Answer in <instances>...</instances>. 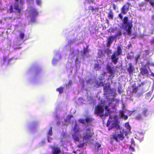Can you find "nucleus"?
<instances>
[{
	"label": "nucleus",
	"mask_w": 154,
	"mask_h": 154,
	"mask_svg": "<svg viewBox=\"0 0 154 154\" xmlns=\"http://www.w3.org/2000/svg\"><path fill=\"white\" fill-rule=\"evenodd\" d=\"M122 35V31L121 30H119L117 33L116 35V36H121Z\"/></svg>",
	"instance_id": "72a5a7b5"
},
{
	"label": "nucleus",
	"mask_w": 154,
	"mask_h": 154,
	"mask_svg": "<svg viewBox=\"0 0 154 154\" xmlns=\"http://www.w3.org/2000/svg\"><path fill=\"white\" fill-rule=\"evenodd\" d=\"M90 8H91L90 10H91L93 14H95L96 12H98L99 9L98 8H94L92 6H90Z\"/></svg>",
	"instance_id": "2eb2a0df"
},
{
	"label": "nucleus",
	"mask_w": 154,
	"mask_h": 154,
	"mask_svg": "<svg viewBox=\"0 0 154 154\" xmlns=\"http://www.w3.org/2000/svg\"><path fill=\"white\" fill-rule=\"evenodd\" d=\"M134 57V55L133 54L132 55L130 54V53H128L127 55V59L128 60H131Z\"/></svg>",
	"instance_id": "5701e85b"
},
{
	"label": "nucleus",
	"mask_w": 154,
	"mask_h": 154,
	"mask_svg": "<svg viewBox=\"0 0 154 154\" xmlns=\"http://www.w3.org/2000/svg\"><path fill=\"white\" fill-rule=\"evenodd\" d=\"M78 61L79 62V63H80V62L79 61V58H78V57H76V59H75V64H76L77 63Z\"/></svg>",
	"instance_id": "864d4df0"
},
{
	"label": "nucleus",
	"mask_w": 154,
	"mask_h": 154,
	"mask_svg": "<svg viewBox=\"0 0 154 154\" xmlns=\"http://www.w3.org/2000/svg\"><path fill=\"white\" fill-rule=\"evenodd\" d=\"M105 116H108V114H106H106H105Z\"/></svg>",
	"instance_id": "774afa93"
},
{
	"label": "nucleus",
	"mask_w": 154,
	"mask_h": 154,
	"mask_svg": "<svg viewBox=\"0 0 154 154\" xmlns=\"http://www.w3.org/2000/svg\"><path fill=\"white\" fill-rule=\"evenodd\" d=\"M122 51L121 47L120 46H119L117 47V50L115 51L114 53H115V54H116L119 56L122 54Z\"/></svg>",
	"instance_id": "4468645a"
},
{
	"label": "nucleus",
	"mask_w": 154,
	"mask_h": 154,
	"mask_svg": "<svg viewBox=\"0 0 154 154\" xmlns=\"http://www.w3.org/2000/svg\"><path fill=\"white\" fill-rule=\"evenodd\" d=\"M140 73L142 75H148V71L146 66H144L143 67L140 68Z\"/></svg>",
	"instance_id": "1a4fd4ad"
},
{
	"label": "nucleus",
	"mask_w": 154,
	"mask_h": 154,
	"mask_svg": "<svg viewBox=\"0 0 154 154\" xmlns=\"http://www.w3.org/2000/svg\"><path fill=\"white\" fill-rule=\"evenodd\" d=\"M85 144V143H80L78 145V147L79 148H83Z\"/></svg>",
	"instance_id": "f704fd0d"
},
{
	"label": "nucleus",
	"mask_w": 154,
	"mask_h": 154,
	"mask_svg": "<svg viewBox=\"0 0 154 154\" xmlns=\"http://www.w3.org/2000/svg\"><path fill=\"white\" fill-rule=\"evenodd\" d=\"M140 57V54H139L137 55V56L135 57V61L136 63H137Z\"/></svg>",
	"instance_id": "c756f323"
},
{
	"label": "nucleus",
	"mask_w": 154,
	"mask_h": 154,
	"mask_svg": "<svg viewBox=\"0 0 154 154\" xmlns=\"http://www.w3.org/2000/svg\"><path fill=\"white\" fill-rule=\"evenodd\" d=\"M114 128V124L113 123L112 125H111V126L109 127L108 128V130L109 131L112 129L113 128Z\"/></svg>",
	"instance_id": "de8ad7c7"
},
{
	"label": "nucleus",
	"mask_w": 154,
	"mask_h": 154,
	"mask_svg": "<svg viewBox=\"0 0 154 154\" xmlns=\"http://www.w3.org/2000/svg\"><path fill=\"white\" fill-rule=\"evenodd\" d=\"M114 38V37L112 35H111L107 38V42L106 43V46L110 47L113 42V40Z\"/></svg>",
	"instance_id": "9b49d317"
},
{
	"label": "nucleus",
	"mask_w": 154,
	"mask_h": 154,
	"mask_svg": "<svg viewBox=\"0 0 154 154\" xmlns=\"http://www.w3.org/2000/svg\"><path fill=\"white\" fill-rule=\"evenodd\" d=\"M110 64L111 65H110L109 63H108L107 64L106 69L107 71V73L110 74L109 77L113 78L114 77V74L116 72V71L114 70V67L112 66V63H111Z\"/></svg>",
	"instance_id": "20e7f679"
},
{
	"label": "nucleus",
	"mask_w": 154,
	"mask_h": 154,
	"mask_svg": "<svg viewBox=\"0 0 154 154\" xmlns=\"http://www.w3.org/2000/svg\"><path fill=\"white\" fill-rule=\"evenodd\" d=\"M14 8L17 11V13H20L21 12V9L19 8V6L18 3L15 2L14 5Z\"/></svg>",
	"instance_id": "f3484780"
},
{
	"label": "nucleus",
	"mask_w": 154,
	"mask_h": 154,
	"mask_svg": "<svg viewBox=\"0 0 154 154\" xmlns=\"http://www.w3.org/2000/svg\"><path fill=\"white\" fill-rule=\"evenodd\" d=\"M8 59L7 57L5 56H4L3 57V63L4 64L5 63L6 61Z\"/></svg>",
	"instance_id": "79ce46f5"
},
{
	"label": "nucleus",
	"mask_w": 154,
	"mask_h": 154,
	"mask_svg": "<svg viewBox=\"0 0 154 154\" xmlns=\"http://www.w3.org/2000/svg\"><path fill=\"white\" fill-rule=\"evenodd\" d=\"M24 3L23 0H20V5H22Z\"/></svg>",
	"instance_id": "603ef678"
},
{
	"label": "nucleus",
	"mask_w": 154,
	"mask_h": 154,
	"mask_svg": "<svg viewBox=\"0 0 154 154\" xmlns=\"http://www.w3.org/2000/svg\"><path fill=\"white\" fill-rule=\"evenodd\" d=\"M73 138H74V140L76 141H79V137L77 136L74 134L73 136Z\"/></svg>",
	"instance_id": "bb28decb"
},
{
	"label": "nucleus",
	"mask_w": 154,
	"mask_h": 154,
	"mask_svg": "<svg viewBox=\"0 0 154 154\" xmlns=\"http://www.w3.org/2000/svg\"><path fill=\"white\" fill-rule=\"evenodd\" d=\"M118 16L122 20L123 16L121 13L119 14L118 15Z\"/></svg>",
	"instance_id": "3c124183"
},
{
	"label": "nucleus",
	"mask_w": 154,
	"mask_h": 154,
	"mask_svg": "<svg viewBox=\"0 0 154 154\" xmlns=\"http://www.w3.org/2000/svg\"><path fill=\"white\" fill-rule=\"evenodd\" d=\"M115 122H116L117 123L118 122V120H116ZM114 127H115L116 130H118L120 128V126L117 123H114Z\"/></svg>",
	"instance_id": "412c9836"
},
{
	"label": "nucleus",
	"mask_w": 154,
	"mask_h": 154,
	"mask_svg": "<svg viewBox=\"0 0 154 154\" xmlns=\"http://www.w3.org/2000/svg\"><path fill=\"white\" fill-rule=\"evenodd\" d=\"M131 145L129 147V149L130 150H132V151H134V148Z\"/></svg>",
	"instance_id": "8fccbe9b"
},
{
	"label": "nucleus",
	"mask_w": 154,
	"mask_h": 154,
	"mask_svg": "<svg viewBox=\"0 0 154 154\" xmlns=\"http://www.w3.org/2000/svg\"><path fill=\"white\" fill-rule=\"evenodd\" d=\"M36 16H32L31 20L32 22H35V17Z\"/></svg>",
	"instance_id": "37998d69"
},
{
	"label": "nucleus",
	"mask_w": 154,
	"mask_h": 154,
	"mask_svg": "<svg viewBox=\"0 0 154 154\" xmlns=\"http://www.w3.org/2000/svg\"><path fill=\"white\" fill-rule=\"evenodd\" d=\"M101 145L98 143H97L95 146V150L96 151H98L99 148L101 147Z\"/></svg>",
	"instance_id": "aec40b11"
},
{
	"label": "nucleus",
	"mask_w": 154,
	"mask_h": 154,
	"mask_svg": "<svg viewBox=\"0 0 154 154\" xmlns=\"http://www.w3.org/2000/svg\"><path fill=\"white\" fill-rule=\"evenodd\" d=\"M72 84V80H69L68 84H66V87L69 86H71Z\"/></svg>",
	"instance_id": "c03bdc74"
},
{
	"label": "nucleus",
	"mask_w": 154,
	"mask_h": 154,
	"mask_svg": "<svg viewBox=\"0 0 154 154\" xmlns=\"http://www.w3.org/2000/svg\"><path fill=\"white\" fill-rule=\"evenodd\" d=\"M131 46V44H130L128 45V48H129Z\"/></svg>",
	"instance_id": "680f3d73"
},
{
	"label": "nucleus",
	"mask_w": 154,
	"mask_h": 154,
	"mask_svg": "<svg viewBox=\"0 0 154 154\" xmlns=\"http://www.w3.org/2000/svg\"><path fill=\"white\" fill-rule=\"evenodd\" d=\"M32 16H37L38 14V12L36 11L35 9L32 8L31 10Z\"/></svg>",
	"instance_id": "dca6fc26"
},
{
	"label": "nucleus",
	"mask_w": 154,
	"mask_h": 154,
	"mask_svg": "<svg viewBox=\"0 0 154 154\" xmlns=\"http://www.w3.org/2000/svg\"><path fill=\"white\" fill-rule=\"evenodd\" d=\"M152 20L154 21V14L152 16Z\"/></svg>",
	"instance_id": "052dcab7"
},
{
	"label": "nucleus",
	"mask_w": 154,
	"mask_h": 154,
	"mask_svg": "<svg viewBox=\"0 0 154 154\" xmlns=\"http://www.w3.org/2000/svg\"><path fill=\"white\" fill-rule=\"evenodd\" d=\"M123 118L125 120H126L128 119V116L127 115H124V116H123Z\"/></svg>",
	"instance_id": "5fc2aeb1"
},
{
	"label": "nucleus",
	"mask_w": 154,
	"mask_h": 154,
	"mask_svg": "<svg viewBox=\"0 0 154 154\" xmlns=\"http://www.w3.org/2000/svg\"><path fill=\"white\" fill-rule=\"evenodd\" d=\"M131 145L135 146V141L133 139H131Z\"/></svg>",
	"instance_id": "49530a36"
},
{
	"label": "nucleus",
	"mask_w": 154,
	"mask_h": 154,
	"mask_svg": "<svg viewBox=\"0 0 154 154\" xmlns=\"http://www.w3.org/2000/svg\"><path fill=\"white\" fill-rule=\"evenodd\" d=\"M105 109L106 111L108 112L109 113L110 112V109L109 108L108 106H105Z\"/></svg>",
	"instance_id": "e433bc0d"
},
{
	"label": "nucleus",
	"mask_w": 154,
	"mask_h": 154,
	"mask_svg": "<svg viewBox=\"0 0 154 154\" xmlns=\"http://www.w3.org/2000/svg\"><path fill=\"white\" fill-rule=\"evenodd\" d=\"M104 109L103 107L100 105H98L95 106L94 114L102 118L103 116Z\"/></svg>",
	"instance_id": "7ed1b4c3"
},
{
	"label": "nucleus",
	"mask_w": 154,
	"mask_h": 154,
	"mask_svg": "<svg viewBox=\"0 0 154 154\" xmlns=\"http://www.w3.org/2000/svg\"><path fill=\"white\" fill-rule=\"evenodd\" d=\"M56 90L59 92V94H62L63 92V87H60L57 88Z\"/></svg>",
	"instance_id": "b1692460"
},
{
	"label": "nucleus",
	"mask_w": 154,
	"mask_h": 154,
	"mask_svg": "<svg viewBox=\"0 0 154 154\" xmlns=\"http://www.w3.org/2000/svg\"><path fill=\"white\" fill-rule=\"evenodd\" d=\"M106 126H107V127H108V126H109V124H108V123H107V124Z\"/></svg>",
	"instance_id": "69168bd1"
},
{
	"label": "nucleus",
	"mask_w": 154,
	"mask_h": 154,
	"mask_svg": "<svg viewBox=\"0 0 154 154\" xmlns=\"http://www.w3.org/2000/svg\"><path fill=\"white\" fill-rule=\"evenodd\" d=\"M128 66L127 69V71L129 75H132L133 73L134 72L135 67L133 66L132 63H130L128 64Z\"/></svg>",
	"instance_id": "0eeeda50"
},
{
	"label": "nucleus",
	"mask_w": 154,
	"mask_h": 154,
	"mask_svg": "<svg viewBox=\"0 0 154 154\" xmlns=\"http://www.w3.org/2000/svg\"><path fill=\"white\" fill-rule=\"evenodd\" d=\"M153 62H151L149 61H148L146 62V65H147V67L148 69L150 70L149 66H153Z\"/></svg>",
	"instance_id": "6ab92c4d"
},
{
	"label": "nucleus",
	"mask_w": 154,
	"mask_h": 154,
	"mask_svg": "<svg viewBox=\"0 0 154 154\" xmlns=\"http://www.w3.org/2000/svg\"><path fill=\"white\" fill-rule=\"evenodd\" d=\"M52 127H50L49 130L48 132V134L50 136H51L52 135Z\"/></svg>",
	"instance_id": "cd10ccee"
},
{
	"label": "nucleus",
	"mask_w": 154,
	"mask_h": 154,
	"mask_svg": "<svg viewBox=\"0 0 154 154\" xmlns=\"http://www.w3.org/2000/svg\"><path fill=\"white\" fill-rule=\"evenodd\" d=\"M113 13L112 10H111L109 12L108 15L107 16L109 18V19L110 20H113Z\"/></svg>",
	"instance_id": "a211bd4d"
},
{
	"label": "nucleus",
	"mask_w": 154,
	"mask_h": 154,
	"mask_svg": "<svg viewBox=\"0 0 154 154\" xmlns=\"http://www.w3.org/2000/svg\"><path fill=\"white\" fill-rule=\"evenodd\" d=\"M149 3L153 7H154V2L153 0H149Z\"/></svg>",
	"instance_id": "09e8293b"
},
{
	"label": "nucleus",
	"mask_w": 154,
	"mask_h": 154,
	"mask_svg": "<svg viewBox=\"0 0 154 154\" xmlns=\"http://www.w3.org/2000/svg\"><path fill=\"white\" fill-rule=\"evenodd\" d=\"M73 117V116L72 115H68L67 119H66L65 121L66 122L67 121H69L70 119L72 118Z\"/></svg>",
	"instance_id": "c85d7f7f"
},
{
	"label": "nucleus",
	"mask_w": 154,
	"mask_h": 154,
	"mask_svg": "<svg viewBox=\"0 0 154 154\" xmlns=\"http://www.w3.org/2000/svg\"><path fill=\"white\" fill-rule=\"evenodd\" d=\"M150 72L151 73V74L150 75L154 77V73L152 72L150 70Z\"/></svg>",
	"instance_id": "13d9d810"
},
{
	"label": "nucleus",
	"mask_w": 154,
	"mask_h": 154,
	"mask_svg": "<svg viewBox=\"0 0 154 154\" xmlns=\"http://www.w3.org/2000/svg\"><path fill=\"white\" fill-rule=\"evenodd\" d=\"M138 91L137 87L133 88L132 89L133 93H136Z\"/></svg>",
	"instance_id": "c9c22d12"
},
{
	"label": "nucleus",
	"mask_w": 154,
	"mask_h": 154,
	"mask_svg": "<svg viewBox=\"0 0 154 154\" xmlns=\"http://www.w3.org/2000/svg\"><path fill=\"white\" fill-rule=\"evenodd\" d=\"M125 127L128 130H130V127L128 123H126L125 124Z\"/></svg>",
	"instance_id": "a19ab883"
},
{
	"label": "nucleus",
	"mask_w": 154,
	"mask_h": 154,
	"mask_svg": "<svg viewBox=\"0 0 154 154\" xmlns=\"http://www.w3.org/2000/svg\"><path fill=\"white\" fill-rule=\"evenodd\" d=\"M125 138L123 132L120 131V133L118 134H116L110 135V138L115 140L116 141L118 142L119 140H123Z\"/></svg>",
	"instance_id": "39448f33"
},
{
	"label": "nucleus",
	"mask_w": 154,
	"mask_h": 154,
	"mask_svg": "<svg viewBox=\"0 0 154 154\" xmlns=\"http://www.w3.org/2000/svg\"><path fill=\"white\" fill-rule=\"evenodd\" d=\"M58 61V60L56 59L53 58L52 61V64L53 65H55L57 62Z\"/></svg>",
	"instance_id": "7c9ffc66"
},
{
	"label": "nucleus",
	"mask_w": 154,
	"mask_h": 154,
	"mask_svg": "<svg viewBox=\"0 0 154 154\" xmlns=\"http://www.w3.org/2000/svg\"><path fill=\"white\" fill-rule=\"evenodd\" d=\"M83 54L85 55H86L88 53V51L87 48H83Z\"/></svg>",
	"instance_id": "a878e982"
},
{
	"label": "nucleus",
	"mask_w": 154,
	"mask_h": 154,
	"mask_svg": "<svg viewBox=\"0 0 154 154\" xmlns=\"http://www.w3.org/2000/svg\"><path fill=\"white\" fill-rule=\"evenodd\" d=\"M92 120V118L89 117H87L85 119H80L79 121L82 124H85V122L87 124V125H88L90 124Z\"/></svg>",
	"instance_id": "423d86ee"
},
{
	"label": "nucleus",
	"mask_w": 154,
	"mask_h": 154,
	"mask_svg": "<svg viewBox=\"0 0 154 154\" xmlns=\"http://www.w3.org/2000/svg\"><path fill=\"white\" fill-rule=\"evenodd\" d=\"M143 5H144V4H143V3H142V5H140V6H143Z\"/></svg>",
	"instance_id": "338daca9"
},
{
	"label": "nucleus",
	"mask_w": 154,
	"mask_h": 154,
	"mask_svg": "<svg viewBox=\"0 0 154 154\" xmlns=\"http://www.w3.org/2000/svg\"><path fill=\"white\" fill-rule=\"evenodd\" d=\"M125 114L123 111L119 113V117L120 118H122L124 116Z\"/></svg>",
	"instance_id": "4c0bfd02"
},
{
	"label": "nucleus",
	"mask_w": 154,
	"mask_h": 154,
	"mask_svg": "<svg viewBox=\"0 0 154 154\" xmlns=\"http://www.w3.org/2000/svg\"><path fill=\"white\" fill-rule=\"evenodd\" d=\"M105 51L108 54H111L112 53V50L109 49H106Z\"/></svg>",
	"instance_id": "58836bf2"
},
{
	"label": "nucleus",
	"mask_w": 154,
	"mask_h": 154,
	"mask_svg": "<svg viewBox=\"0 0 154 154\" xmlns=\"http://www.w3.org/2000/svg\"><path fill=\"white\" fill-rule=\"evenodd\" d=\"M94 134L92 129L89 128L84 129L83 131L82 138L84 140H88L91 138Z\"/></svg>",
	"instance_id": "f257e3e1"
},
{
	"label": "nucleus",
	"mask_w": 154,
	"mask_h": 154,
	"mask_svg": "<svg viewBox=\"0 0 154 154\" xmlns=\"http://www.w3.org/2000/svg\"><path fill=\"white\" fill-rule=\"evenodd\" d=\"M94 68L97 70H98L100 69L101 67L99 64L97 63L95 64Z\"/></svg>",
	"instance_id": "393cba45"
},
{
	"label": "nucleus",
	"mask_w": 154,
	"mask_h": 154,
	"mask_svg": "<svg viewBox=\"0 0 154 154\" xmlns=\"http://www.w3.org/2000/svg\"><path fill=\"white\" fill-rule=\"evenodd\" d=\"M151 42L152 44L154 43V37H153L151 41Z\"/></svg>",
	"instance_id": "4d7b16f0"
},
{
	"label": "nucleus",
	"mask_w": 154,
	"mask_h": 154,
	"mask_svg": "<svg viewBox=\"0 0 154 154\" xmlns=\"http://www.w3.org/2000/svg\"><path fill=\"white\" fill-rule=\"evenodd\" d=\"M9 11L10 13H11L13 12V8L12 5H11L10 6Z\"/></svg>",
	"instance_id": "a18cd8bd"
},
{
	"label": "nucleus",
	"mask_w": 154,
	"mask_h": 154,
	"mask_svg": "<svg viewBox=\"0 0 154 154\" xmlns=\"http://www.w3.org/2000/svg\"><path fill=\"white\" fill-rule=\"evenodd\" d=\"M128 18L127 17L125 16L123 18V23L125 24V29L127 32V34L129 35H131V30L132 27V22L128 23Z\"/></svg>",
	"instance_id": "f03ea898"
},
{
	"label": "nucleus",
	"mask_w": 154,
	"mask_h": 154,
	"mask_svg": "<svg viewBox=\"0 0 154 154\" xmlns=\"http://www.w3.org/2000/svg\"><path fill=\"white\" fill-rule=\"evenodd\" d=\"M115 53H113L111 57V59L112 61L115 65L118 62V60L119 59V56Z\"/></svg>",
	"instance_id": "6e6552de"
},
{
	"label": "nucleus",
	"mask_w": 154,
	"mask_h": 154,
	"mask_svg": "<svg viewBox=\"0 0 154 154\" xmlns=\"http://www.w3.org/2000/svg\"><path fill=\"white\" fill-rule=\"evenodd\" d=\"M77 127V125H75L74 126L73 128V131L75 134L78 133L79 131V128H78Z\"/></svg>",
	"instance_id": "4be33fe9"
},
{
	"label": "nucleus",
	"mask_w": 154,
	"mask_h": 154,
	"mask_svg": "<svg viewBox=\"0 0 154 154\" xmlns=\"http://www.w3.org/2000/svg\"><path fill=\"white\" fill-rule=\"evenodd\" d=\"M128 10L129 6L126 5H124L122 9V13L123 14H125L127 12Z\"/></svg>",
	"instance_id": "f8f14e48"
},
{
	"label": "nucleus",
	"mask_w": 154,
	"mask_h": 154,
	"mask_svg": "<svg viewBox=\"0 0 154 154\" xmlns=\"http://www.w3.org/2000/svg\"><path fill=\"white\" fill-rule=\"evenodd\" d=\"M102 86L103 87V90L105 92H108V91L110 90V85L109 84L107 83H103Z\"/></svg>",
	"instance_id": "9d476101"
},
{
	"label": "nucleus",
	"mask_w": 154,
	"mask_h": 154,
	"mask_svg": "<svg viewBox=\"0 0 154 154\" xmlns=\"http://www.w3.org/2000/svg\"><path fill=\"white\" fill-rule=\"evenodd\" d=\"M145 51L146 52V53L148 55V54H149V51L148 50H146Z\"/></svg>",
	"instance_id": "bf43d9fd"
},
{
	"label": "nucleus",
	"mask_w": 154,
	"mask_h": 154,
	"mask_svg": "<svg viewBox=\"0 0 154 154\" xmlns=\"http://www.w3.org/2000/svg\"><path fill=\"white\" fill-rule=\"evenodd\" d=\"M16 2V3H18V2L19 0H15Z\"/></svg>",
	"instance_id": "0e129e2a"
},
{
	"label": "nucleus",
	"mask_w": 154,
	"mask_h": 154,
	"mask_svg": "<svg viewBox=\"0 0 154 154\" xmlns=\"http://www.w3.org/2000/svg\"><path fill=\"white\" fill-rule=\"evenodd\" d=\"M113 6V7L114 10H116V5L114 4H112Z\"/></svg>",
	"instance_id": "6e6d98bb"
},
{
	"label": "nucleus",
	"mask_w": 154,
	"mask_h": 154,
	"mask_svg": "<svg viewBox=\"0 0 154 154\" xmlns=\"http://www.w3.org/2000/svg\"><path fill=\"white\" fill-rule=\"evenodd\" d=\"M142 117L140 114H139L137 116L135 117V119L137 120H140L142 119Z\"/></svg>",
	"instance_id": "2f4dec72"
},
{
	"label": "nucleus",
	"mask_w": 154,
	"mask_h": 154,
	"mask_svg": "<svg viewBox=\"0 0 154 154\" xmlns=\"http://www.w3.org/2000/svg\"><path fill=\"white\" fill-rule=\"evenodd\" d=\"M149 114V111L147 108H144L142 109V114L144 116H147Z\"/></svg>",
	"instance_id": "ddd939ff"
},
{
	"label": "nucleus",
	"mask_w": 154,
	"mask_h": 154,
	"mask_svg": "<svg viewBox=\"0 0 154 154\" xmlns=\"http://www.w3.org/2000/svg\"><path fill=\"white\" fill-rule=\"evenodd\" d=\"M144 1L146 2H148L149 1V0H144Z\"/></svg>",
	"instance_id": "e2e57ef3"
},
{
	"label": "nucleus",
	"mask_w": 154,
	"mask_h": 154,
	"mask_svg": "<svg viewBox=\"0 0 154 154\" xmlns=\"http://www.w3.org/2000/svg\"><path fill=\"white\" fill-rule=\"evenodd\" d=\"M36 4L38 5H41L42 4V1L41 0H36Z\"/></svg>",
	"instance_id": "ea45409f"
},
{
	"label": "nucleus",
	"mask_w": 154,
	"mask_h": 154,
	"mask_svg": "<svg viewBox=\"0 0 154 154\" xmlns=\"http://www.w3.org/2000/svg\"><path fill=\"white\" fill-rule=\"evenodd\" d=\"M19 35L20 37V38L22 40L24 38L25 35L23 32H20V33Z\"/></svg>",
	"instance_id": "473e14b6"
}]
</instances>
